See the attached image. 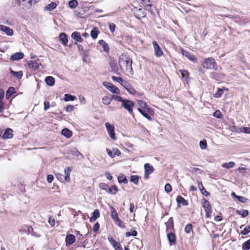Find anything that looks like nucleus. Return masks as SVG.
Returning <instances> with one entry per match:
<instances>
[{
    "label": "nucleus",
    "mask_w": 250,
    "mask_h": 250,
    "mask_svg": "<svg viewBox=\"0 0 250 250\" xmlns=\"http://www.w3.org/2000/svg\"><path fill=\"white\" fill-rule=\"evenodd\" d=\"M76 99V97L74 96H72L69 94H65L64 95V101H74Z\"/></svg>",
    "instance_id": "40"
},
{
    "label": "nucleus",
    "mask_w": 250,
    "mask_h": 250,
    "mask_svg": "<svg viewBox=\"0 0 250 250\" xmlns=\"http://www.w3.org/2000/svg\"><path fill=\"white\" fill-rule=\"evenodd\" d=\"M106 151L108 155L111 158H114L116 155L120 156L121 154L120 151L117 148L113 149V152L108 148H106Z\"/></svg>",
    "instance_id": "13"
},
{
    "label": "nucleus",
    "mask_w": 250,
    "mask_h": 250,
    "mask_svg": "<svg viewBox=\"0 0 250 250\" xmlns=\"http://www.w3.org/2000/svg\"><path fill=\"white\" fill-rule=\"evenodd\" d=\"M110 209H111V218H112L113 220H114V221L117 220V219H119V217H118V213H117V211H116V209L112 206L110 207Z\"/></svg>",
    "instance_id": "30"
},
{
    "label": "nucleus",
    "mask_w": 250,
    "mask_h": 250,
    "mask_svg": "<svg viewBox=\"0 0 250 250\" xmlns=\"http://www.w3.org/2000/svg\"><path fill=\"white\" fill-rule=\"evenodd\" d=\"M45 82L47 85L52 86L55 83V79L52 76H47L45 79Z\"/></svg>",
    "instance_id": "25"
},
{
    "label": "nucleus",
    "mask_w": 250,
    "mask_h": 250,
    "mask_svg": "<svg viewBox=\"0 0 250 250\" xmlns=\"http://www.w3.org/2000/svg\"><path fill=\"white\" fill-rule=\"evenodd\" d=\"M118 189L116 185H113L108 188L107 193L110 194L115 195L118 191Z\"/></svg>",
    "instance_id": "34"
},
{
    "label": "nucleus",
    "mask_w": 250,
    "mask_h": 250,
    "mask_svg": "<svg viewBox=\"0 0 250 250\" xmlns=\"http://www.w3.org/2000/svg\"><path fill=\"white\" fill-rule=\"evenodd\" d=\"M24 54L22 52H17L13 54L10 58L12 61H17L21 60L23 58Z\"/></svg>",
    "instance_id": "18"
},
{
    "label": "nucleus",
    "mask_w": 250,
    "mask_h": 250,
    "mask_svg": "<svg viewBox=\"0 0 250 250\" xmlns=\"http://www.w3.org/2000/svg\"><path fill=\"white\" fill-rule=\"evenodd\" d=\"M181 74L183 78H188V77L189 73L188 71L183 69L180 70Z\"/></svg>",
    "instance_id": "53"
},
{
    "label": "nucleus",
    "mask_w": 250,
    "mask_h": 250,
    "mask_svg": "<svg viewBox=\"0 0 250 250\" xmlns=\"http://www.w3.org/2000/svg\"><path fill=\"white\" fill-rule=\"evenodd\" d=\"M192 225L191 224H188L185 228V231L186 233H189L192 230Z\"/></svg>",
    "instance_id": "47"
},
{
    "label": "nucleus",
    "mask_w": 250,
    "mask_h": 250,
    "mask_svg": "<svg viewBox=\"0 0 250 250\" xmlns=\"http://www.w3.org/2000/svg\"><path fill=\"white\" fill-rule=\"evenodd\" d=\"M99 43L103 47L104 50L106 52L109 51V48L107 43L103 40L99 41Z\"/></svg>",
    "instance_id": "32"
},
{
    "label": "nucleus",
    "mask_w": 250,
    "mask_h": 250,
    "mask_svg": "<svg viewBox=\"0 0 250 250\" xmlns=\"http://www.w3.org/2000/svg\"><path fill=\"white\" fill-rule=\"evenodd\" d=\"M223 90L221 88H218L217 92L214 94L215 98H219L223 94Z\"/></svg>",
    "instance_id": "50"
},
{
    "label": "nucleus",
    "mask_w": 250,
    "mask_h": 250,
    "mask_svg": "<svg viewBox=\"0 0 250 250\" xmlns=\"http://www.w3.org/2000/svg\"><path fill=\"white\" fill-rule=\"evenodd\" d=\"M152 44L154 47L155 55L157 57L162 56L163 54V51L160 48L159 45L155 41H153L152 42Z\"/></svg>",
    "instance_id": "8"
},
{
    "label": "nucleus",
    "mask_w": 250,
    "mask_h": 250,
    "mask_svg": "<svg viewBox=\"0 0 250 250\" xmlns=\"http://www.w3.org/2000/svg\"><path fill=\"white\" fill-rule=\"evenodd\" d=\"M68 153L76 157L78 159H81V158H83V155L76 148H73L71 149H70L68 152Z\"/></svg>",
    "instance_id": "11"
},
{
    "label": "nucleus",
    "mask_w": 250,
    "mask_h": 250,
    "mask_svg": "<svg viewBox=\"0 0 250 250\" xmlns=\"http://www.w3.org/2000/svg\"><path fill=\"white\" fill-rule=\"evenodd\" d=\"M99 187L102 189L104 190L105 192H107L108 188H109V186L107 184L104 183H100L99 184Z\"/></svg>",
    "instance_id": "48"
},
{
    "label": "nucleus",
    "mask_w": 250,
    "mask_h": 250,
    "mask_svg": "<svg viewBox=\"0 0 250 250\" xmlns=\"http://www.w3.org/2000/svg\"><path fill=\"white\" fill-rule=\"evenodd\" d=\"M207 144L206 140L201 141L200 142V147L202 149H205L207 148Z\"/></svg>",
    "instance_id": "52"
},
{
    "label": "nucleus",
    "mask_w": 250,
    "mask_h": 250,
    "mask_svg": "<svg viewBox=\"0 0 250 250\" xmlns=\"http://www.w3.org/2000/svg\"><path fill=\"white\" fill-rule=\"evenodd\" d=\"M62 134L67 138H69L72 135V132L68 128H63L62 130Z\"/></svg>",
    "instance_id": "26"
},
{
    "label": "nucleus",
    "mask_w": 250,
    "mask_h": 250,
    "mask_svg": "<svg viewBox=\"0 0 250 250\" xmlns=\"http://www.w3.org/2000/svg\"><path fill=\"white\" fill-rule=\"evenodd\" d=\"M203 66L206 69H214L215 70L217 69V65L213 58L210 57L205 59L203 62Z\"/></svg>",
    "instance_id": "2"
},
{
    "label": "nucleus",
    "mask_w": 250,
    "mask_h": 250,
    "mask_svg": "<svg viewBox=\"0 0 250 250\" xmlns=\"http://www.w3.org/2000/svg\"><path fill=\"white\" fill-rule=\"evenodd\" d=\"M57 4L55 2H52L44 7V10L51 11L57 7Z\"/></svg>",
    "instance_id": "28"
},
{
    "label": "nucleus",
    "mask_w": 250,
    "mask_h": 250,
    "mask_svg": "<svg viewBox=\"0 0 250 250\" xmlns=\"http://www.w3.org/2000/svg\"><path fill=\"white\" fill-rule=\"evenodd\" d=\"M137 235V232L135 230L132 231L131 232H127L125 233L126 237H129L131 235L133 236H136Z\"/></svg>",
    "instance_id": "57"
},
{
    "label": "nucleus",
    "mask_w": 250,
    "mask_h": 250,
    "mask_svg": "<svg viewBox=\"0 0 250 250\" xmlns=\"http://www.w3.org/2000/svg\"><path fill=\"white\" fill-rule=\"evenodd\" d=\"M71 37L73 39L80 42H83V39L81 37L80 33L78 32H73L71 35Z\"/></svg>",
    "instance_id": "20"
},
{
    "label": "nucleus",
    "mask_w": 250,
    "mask_h": 250,
    "mask_svg": "<svg viewBox=\"0 0 250 250\" xmlns=\"http://www.w3.org/2000/svg\"><path fill=\"white\" fill-rule=\"evenodd\" d=\"M197 184L198 185V188H199L200 191L201 192L202 194L205 195L206 196H208L210 195V193H209V192H208V191H207L206 190V189H205V188L202 184V182L200 181H198Z\"/></svg>",
    "instance_id": "17"
},
{
    "label": "nucleus",
    "mask_w": 250,
    "mask_h": 250,
    "mask_svg": "<svg viewBox=\"0 0 250 250\" xmlns=\"http://www.w3.org/2000/svg\"><path fill=\"white\" fill-rule=\"evenodd\" d=\"M142 114V115H143L144 117H145V118H146L147 120H148L149 121H152V118H151L147 113V111L146 110V109H144V111H143V112H142L141 113Z\"/></svg>",
    "instance_id": "51"
},
{
    "label": "nucleus",
    "mask_w": 250,
    "mask_h": 250,
    "mask_svg": "<svg viewBox=\"0 0 250 250\" xmlns=\"http://www.w3.org/2000/svg\"><path fill=\"white\" fill-rule=\"evenodd\" d=\"M139 177L137 175H132L130 177V181L134 184L138 185L139 183Z\"/></svg>",
    "instance_id": "42"
},
{
    "label": "nucleus",
    "mask_w": 250,
    "mask_h": 250,
    "mask_svg": "<svg viewBox=\"0 0 250 250\" xmlns=\"http://www.w3.org/2000/svg\"><path fill=\"white\" fill-rule=\"evenodd\" d=\"M213 116L217 118H220L222 114L221 112L219 110H216L213 114Z\"/></svg>",
    "instance_id": "62"
},
{
    "label": "nucleus",
    "mask_w": 250,
    "mask_h": 250,
    "mask_svg": "<svg viewBox=\"0 0 250 250\" xmlns=\"http://www.w3.org/2000/svg\"><path fill=\"white\" fill-rule=\"evenodd\" d=\"M32 1H18V5L22 9H29L32 5Z\"/></svg>",
    "instance_id": "9"
},
{
    "label": "nucleus",
    "mask_w": 250,
    "mask_h": 250,
    "mask_svg": "<svg viewBox=\"0 0 250 250\" xmlns=\"http://www.w3.org/2000/svg\"><path fill=\"white\" fill-rule=\"evenodd\" d=\"M92 214V216L89 219V221L90 222L95 221L97 219L100 217V211L98 209H96L94 210Z\"/></svg>",
    "instance_id": "19"
},
{
    "label": "nucleus",
    "mask_w": 250,
    "mask_h": 250,
    "mask_svg": "<svg viewBox=\"0 0 250 250\" xmlns=\"http://www.w3.org/2000/svg\"><path fill=\"white\" fill-rule=\"evenodd\" d=\"M103 85L113 93L118 94L120 92L119 88L115 86L111 83L104 82L103 83Z\"/></svg>",
    "instance_id": "7"
},
{
    "label": "nucleus",
    "mask_w": 250,
    "mask_h": 250,
    "mask_svg": "<svg viewBox=\"0 0 250 250\" xmlns=\"http://www.w3.org/2000/svg\"><path fill=\"white\" fill-rule=\"evenodd\" d=\"M59 40L64 46H67L68 38L67 35L64 33H61L59 35Z\"/></svg>",
    "instance_id": "14"
},
{
    "label": "nucleus",
    "mask_w": 250,
    "mask_h": 250,
    "mask_svg": "<svg viewBox=\"0 0 250 250\" xmlns=\"http://www.w3.org/2000/svg\"><path fill=\"white\" fill-rule=\"evenodd\" d=\"M116 25L113 23H109V28L111 32L113 33L114 32L115 29Z\"/></svg>",
    "instance_id": "60"
},
{
    "label": "nucleus",
    "mask_w": 250,
    "mask_h": 250,
    "mask_svg": "<svg viewBox=\"0 0 250 250\" xmlns=\"http://www.w3.org/2000/svg\"><path fill=\"white\" fill-rule=\"evenodd\" d=\"M202 206L204 208L205 211L206 212V217L208 218H210L211 216L210 214L211 213L212 209L211 207L209 202L206 199H203L202 202Z\"/></svg>",
    "instance_id": "4"
},
{
    "label": "nucleus",
    "mask_w": 250,
    "mask_h": 250,
    "mask_svg": "<svg viewBox=\"0 0 250 250\" xmlns=\"http://www.w3.org/2000/svg\"><path fill=\"white\" fill-rule=\"evenodd\" d=\"M105 126L106 128L107 131L112 140H115L116 139L115 134L114 132L115 127L113 125H111L109 123H106Z\"/></svg>",
    "instance_id": "5"
},
{
    "label": "nucleus",
    "mask_w": 250,
    "mask_h": 250,
    "mask_svg": "<svg viewBox=\"0 0 250 250\" xmlns=\"http://www.w3.org/2000/svg\"><path fill=\"white\" fill-rule=\"evenodd\" d=\"M71 171V169L70 167H67L64 169V180L67 182H69L70 181V174Z\"/></svg>",
    "instance_id": "27"
},
{
    "label": "nucleus",
    "mask_w": 250,
    "mask_h": 250,
    "mask_svg": "<svg viewBox=\"0 0 250 250\" xmlns=\"http://www.w3.org/2000/svg\"><path fill=\"white\" fill-rule=\"evenodd\" d=\"M4 91L0 89V113H2L4 108V103L2 102V100L4 97Z\"/></svg>",
    "instance_id": "24"
},
{
    "label": "nucleus",
    "mask_w": 250,
    "mask_h": 250,
    "mask_svg": "<svg viewBox=\"0 0 250 250\" xmlns=\"http://www.w3.org/2000/svg\"><path fill=\"white\" fill-rule=\"evenodd\" d=\"M145 169V175L144 178L147 179L149 178V175L153 172L154 167L150 165L149 163H146L144 165Z\"/></svg>",
    "instance_id": "6"
},
{
    "label": "nucleus",
    "mask_w": 250,
    "mask_h": 250,
    "mask_svg": "<svg viewBox=\"0 0 250 250\" xmlns=\"http://www.w3.org/2000/svg\"><path fill=\"white\" fill-rule=\"evenodd\" d=\"M165 190L167 193L170 192L172 190L171 186L169 184H167L165 186Z\"/></svg>",
    "instance_id": "59"
},
{
    "label": "nucleus",
    "mask_w": 250,
    "mask_h": 250,
    "mask_svg": "<svg viewBox=\"0 0 250 250\" xmlns=\"http://www.w3.org/2000/svg\"><path fill=\"white\" fill-rule=\"evenodd\" d=\"M109 63L112 70L115 73H117L118 71V67L115 60L113 59H110L109 60Z\"/></svg>",
    "instance_id": "21"
},
{
    "label": "nucleus",
    "mask_w": 250,
    "mask_h": 250,
    "mask_svg": "<svg viewBox=\"0 0 250 250\" xmlns=\"http://www.w3.org/2000/svg\"><path fill=\"white\" fill-rule=\"evenodd\" d=\"M242 249L243 250H250V239L243 243L242 245Z\"/></svg>",
    "instance_id": "41"
},
{
    "label": "nucleus",
    "mask_w": 250,
    "mask_h": 250,
    "mask_svg": "<svg viewBox=\"0 0 250 250\" xmlns=\"http://www.w3.org/2000/svg\"><path fill=\"white\" fill-rule=\"evenodd\" d=\"M75 237L73 234H69L66 235L65 238L66 245H70L75 242Z\"/></svg>",
    "instance_id": "15"
},
{
    "label": "nucleus",
    "mask_w": 250,
    "mask_h": 250,
    "mask_svg": "<svg viewBox=\"0 0 250 250\" xmlns=\"http://www.w3.org/2000/svg\"><path fill=\"white\" fill-rule=\"evenodd\" d=\"M111 98H112V100L114 99L116 101L121 102H122L124 99L122 97L118 96V95H113L112 96Z\"/></svg>",
    "instance_id": "56"
},
{
    "label": "nucleus",
    "mask_w": 250,
    "mask_h": 250,
    "mask_svg": "<svg viewBox=\"0 0 250 250\" xmlns=\"http://www.w3.org/2000/svg\"><path fill=\"white\" fill-rule=\"evenodd\" d=\"M102 101H103V103L104 104L108 105V104H110V103L111 102L112 98H111V97H109L108 96H105L103 98Z\"/></svg>",
    "instance_id": "39"
},
{
    "label": "nucleus",
    "mask_w": 250,
    "mask_h": 250,
    "mask_svg": "<svg viewBox=\"0 0 250 250\" xmlns=\"http://www.w3.org/2000/svg\"><path fill=\"white\" fill-rule=\"evenodd\" d=\"M235 166V163L233 162H230L229 163H223L222 165V167L224 168H226L227 169H229L230 168H232Z\"/></svg>",
    "instance_id": "38"
},
{
    "label": "nucleus",
    "mask_w": 250,
    "mask_h": 250,
    "mask_svg": "<svg viewBox=\"0 0 250 250\" xmlns=\"http://www.w3.org/2000/svg\"><path fill=\"white\" fill-rule=\"evenodd\" d=\"M176 201L179 204H182L183 206H187L188 205V202L181 196H177Z\"/></svg>",
    "instance_id": "29"
},
{
    "label": "nucleus",
    "mask_w": 250,
    "mask_h": 250,
    "mask_svg": "<svg viewBox=\"0 0 250 250\" xmlns=\"http://www.w3.org/2000/svg\"><path fill=\"white\" fill-rule=\"evenodd\" d=\"M119 64L122 72L126 75L131 76L133 75L132 67V60L126 55H122L119 58Z\"/></svg>",
    "instance_id": "1"
},
{
    "label": "nucleus",
    "mask_w": 250,
    "mask_h": 250,
    "mask_svg": "<svg viewBox=\"0 0 250 250\" xmlns=\"http://www.w3.org/2000/svg\"><path fill=\"white\" fill-rule=\"evenodd\" d=\"M15 92V89L13 87H10L6 93V98L8 99Z\"/></svg>",
    "instance_id": "35"
},
{
    "label": "nucleus",
    "mask_w": 250,
    "mask_h": 250,
    "mask_svg": "<svg viewBox=\"0 0 250 250\" xmlns=\"http://www.w3.org/2000/svg\"><path fill=\"white\" fill-rule=\"evenodd\" d=\"M78 5V1H69V6L71 8H75Z\"/></svg>",
    "instance_id": "54"
},
{
    "label": "nucleus",
    "mask_w": 250,
    "mask_h": 250,
    "mask_svg": "<svg viewBox=\"0 0 250 250\" xmlns=\"http://www.w3.org/2000/svg\"><path fill=\"white\" fill-rule=\"evenodd\" d=\"M100 228V225L98 222H96L93 227V231L94 232H97L98 231Z\"/></svg>",
    "instance_id": "58"
},
{
    "label": "nucleus",
    "mask_w": 250,
    "mask_h": 250,
    "mask_svg": "<svg viewBox=\"0 0 250 250\" xmlns=\"http://www.w3.org/2000/svg\"><path fill=\"white\" fill-rule=\"evenodd\" d=\"M118 180L120 183H123L124 184H126L128 182L127 179L124 175H122L119 176L118 178Z\"/></svg>",
    "instance_id": "44"
},
{
    "label": "nucleus",
    "mask_w": 250,
    "mask_h": 250,
    "mask_svg": "<svg viewBox=\"0 0 250 250\" xmlns=\"http://www.w3.org/2000/svg\"><path fill=\"white\" fill-rule=\"evenodd\" d=\"M108 239L110 244L116 250H123L121 244L119 242H116L112 237H108Z\"/></svg>",
    "instance_id": "10"
},
{
    "label": "nucleus",
    "mask_w": 250,
    "mask_h": 250,
    "mask_svg": "<svg viewBox=\"0 0 250 250\" xmlns=\"http://www.w3.org/2000/svg\"><path fill=\"white\" fill-rule=\"evenodd\" d=\"M166 225L167 229H169L171 227H173V220L172 217L169 218L168 221L166 223Z\"/></svg>",
    "instance_id": "46"
},
{
    "label": "nucleus",
    "mask_w": 250,
    "mask_h": 250,
    "mask_svg": "<svg viewBox=\"0 0 250 250\" xmlns=\"http://www.w3.org/2000/svg\"><path fill=\"white\" fill-rule=\"evenodd\" d=\"M100 33V31L97 28H94L91 31L90 35L91 37L95 39H96L98 34Z\"/></svg>",
    "instance_id": "36"
},
{
    "label": "nucleus",
    "mask_w": 250,
    "mask_h": 250,
    "mask_svg": "<svg viewBox=\"0 0 250 250\" xmlns=\"http://www.w3.org/2000/svg\"><path fill=\"white\" fill-rule=\"evenodd\" d=\"M181 51L182 55L186 57L188 60L191 61L193 62H196V59L193 55H191L188 52L184 50H182Z\"/></svg>",
    "instance_id": "16"
},
{
    "label": "nucleus",
    "mask_w": 250,
    "mask_h": 250,
    "mask_svg": "<svg viewBox=\"0 0 250 250\" xmlns=\"http://www.w3.org/2000/svg\"><path fill=\"white\" fill-rule=\"evenodd\" d=\"M10 73L16 78H17L18 79H20L21 78L22 76V71H19V72H15L12 70L11 69H10Z\"/></svg>",
    "instance_id": "31"
},
{
    "label": "nucleus",
    "mask_w": 250,
    "mask_h": 250,
    "mask_svg": "<svg viewBox=\"0 0 250 250\" xmlns=\"http://www.w3.org/2000/svg\"><path fill=\"white\" fill-rule=\"evenodd\" d=\"M115 224L121 228H125V224L119 218L117 220L114 221Z\"/></svg>",
    "instance_id": "43"
},
{
    "label": "nucleus",
    "mask_w": 250,
    "mask_h": 250,
    "mask_svg": "<svg viewBox=\"0 0 250 250\" xmlns=\"http://www.w3.org/2000/svg\"><path fill=\"white\" fill-rule=\"evenodd\" d=\"M0 30L5 32L7 36H11L13 34L12 29L3 25H0Z\"/></svg>",
    "instance_id": "12"
},
{
    "label": "nucleus",
    "mask_w": 250,
    "mask_h": 250,
    "mask_svg": "<svg viewBox=\"0 0 250 250\" xmlns=\"http://www.w3.org/2000/svg\"><path fill=\"white\" fill-rule=\"evenodd\" d=\"M137 103L138 105L142 108L145 109L146 107H147V104L146 103L144 102L143 101L138 100Z\"/></svg>",
    "instance_id": "49"
},
{
    "label": "nucleus",
    "mask_w": 250,
    "mask_h": 250,
    "mask_svg": "<svg viewBox=\"0 0 250 250\" xmlns=\"http://www.w3.org/2000/svg\"><path fill=\"white\" fill-rule=\"evenodd\" d=\"M236 198L241 203H245L248 200L247 198L243 196H236Z\"/></svg>",
    "instance_id": "55"
},
{
    "label": "nucleus",
    "mask_w": 250,
    "mask_h": 250,
    "mask_svg": "<svg viewBox=\"0 0 250 250\" xmlns=\"http://www.w3.org/2000/svg\"><path fill=\"white\" fill-rule=\"evenodd\" d=\"M145 109L146 110L147 113L148 115L149 114L150 115H153L154 114V112L152 109L148 107L147 106Z\"/></svg>",
    "instance_id": "63"
},
{
    "label": "nucleus",
    "mask_w": 250,
    "mask_h": 250,
    "mask_svg": "<svg viewBox=\"0 0 250 250\" xmlns=\"http://www.w3.org/2000/svg\"><path fill=\"white\" fill-rule=\"evenodd\" d=\"M13 131L10 128H7L5 129L4 134H3L2 138L3 139H10L13 137Z\"/></svg>",
    "instance_id": "22"
},
{
    "label": "nucleus",
    "mask_w": 250,
    "mask_h": 250,
    "mask_svg": "<svg viewBox=\"0 0 250 250\" xmlns=\"http://www.w3.org/2000/svg\"><path fill=\"white\" fill-rule=\"evenodd\" d=\"M239 130L242 131V132H244L246 133H250V127H242V129H240Z\"/></svg>",
    "instance_id": "61"
},
{
    "label": "nucleus",
    "mask_w": 250,
    "mask_h": 250,
    "mask_svg": "<svg viewBox=\"0 0 250 250\" xmlns=\"http://www.w3.org/2000/svg\"><path fill=\"white\" fill-rule=\"evenodd\" d=\"M249 232H250V225L247 226L243 230H242L240 232V234L243 235H247Z\"/></svg>",
    "instance_id": "45"
},
{
    "label": "nucleus",
    "mask_w": 250,
    "mask_h": 250,
    "mask_svg": "<svg viewBox=\"0 0 250 250\" xmlns=\"http://www.w3.org/2000/svg\"><path fill=\"white\" fill-rule=\"evenodd\" d=\"M74 110V106L71 105H68L65 107V110L66 112H71Z\"/></svg>",
    "instance_id": "64"
},
{
    "label": "nucleus",
    "mask_w": 250,
    "mask_h": 250,
    "mask_svg": "<svg viewBox=\"0 0 250 250\" xmlns=\"http://www.w3.org/2000/svg\"><path fill=\"white\" fill-rule=\"evenodd\" d=\"M134 106V103L129 100L124 99L122 102V106L127 110L130 114L133 113V107Z\"/></svg>",
    "instance_id": "3"
},
{
    "label": "nucleus",
    "mask_w": 250,
    "mask_h": 250,
    "mask_svg": "<svg viewBox=\"0 0 250 250\" xmlns=\"http://www.w3.org/2000/svg\"><path fill=\"white\" fill-rule=\"evenodd\" d=\"M236 214L241 215L242 217H246L249 214V211L247 209H244L241 210H236Z\"/></svg>",
    "instance_id": "37"
},
{
    "label": "nucleus",
    "mask_w": 250,
    "mask_h": 250,
    "mask_svg": "<svg viewBox=\"0 0 250 250\" xmlns=\"http://www.w3.org/2000/svg\"><path fill=\"white\" fill-rule=\"evenodd\" d=\"M40 65H41V64H39V63L33 61H30L28 62L29 67L33 68L34 70H36L39 68Z\"/></svg>",
    "instance_id": "33"
},
{
    "label": "nucleus",
    "mask_w": 250,
    "mask_h": 250,
    "mask_svg": "<svg viewBox=\"0 0 250 250\" xmlns=\"http://www.w3.org/2000/svg\"><path fill=\"white\" fill-rule=\"evenodd\" d=\"M167 236L170 245L176 243V236L173 233H168Z\"/></svg>",
    "instance_id": "23"
}]
</instances>
